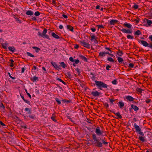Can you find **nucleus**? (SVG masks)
Segmentation results:
<instances>
[{
	"mask_svg": "<svg viewBox=\"0 0 152 152\" xmlns=\"http://www.w3.org/2000/svg\"><path fill=\"white\" fill-rule=\"evenodd\" d=\"M92 138L93 140V143L94 145L98 148L102 147L103 146V144L105 145H107L108 142H107L105 137L100 138H97L96 135L95 134H92Z\"/></svg>",
	"mask_w": 152,
	"mask_h": 152,
	"instance_id": "obj_1",
	"label": "nucleus"
},
{
	"mask_svg": "<svg viewBox=\"0 0 152 152\" xmlns=\"http://www.w3.org/2000/svg\"><path fill=\"white\" fill-rule=\"evenodd\" d=\"M95 82L96 85L98 88L100 90H102V88H107L108 86L101 81L95 80Z\"/></svg>",
	"mask_w": 152,
	"mask_h": 152,
	"instance_id": "obj_2",
	"label": "nucleus"
},
{
	"mask_svg": "<svg viewBox=\"0 0 152 152\" xmlns=\"http://www.w3.org/2000/svg\"><path fill=\"white\" fill-rule=\"evenodd\" d=\"M47 31V29L45 28L42 33H41L40 32H39L38 33V35L39 36H41L43 38H46L49 40H50V39L49 38V36L48 35L46 34Z\"/></svg>",
	"mask_w": 152,
	"mask_h": 152,
	"instance_id": "obj_3",
	"label": "nucleus"
},
{
	"mask_svg": "<svg viewBox=\"0 0 152 152\" xmlns=\"http://www.w3.org/2000/svg\"><path fill=\"white\" fill-rule=\"evenodd\" d=\"M138 41L139 43H141V44L144 47H148L152 49V42L148 43L146 41L140 40L138 39Z\"/></svg>",
	"mask_w": 152,
	"mask_h": 152,
	"instance_id": "obj_4",
	"label": "nucleus"
},
{
	"mask_svg": "<svg viewBox=\"0 0 152 152\" xmlns=\"http://www.w3.org/2000/svg\"><path fill=\"white\" fill-rule=\"evenodd\" d=\"M134 126L136 132L137 133H138L142 136H144V134L141 131V129L140 127L137 125L136 123H134Z\"/></svg>",
	"mask_w": 152,
	"mask_h": 152,
	"instance_id": "obj_5",
	"label": "nucleus"
},
{
	"mask_svg": "<svg viewBox=\"0 0 152 152\" xmlns=\"http://www.w3.org/2000/svg\"><path fill=\"white\" fill-rule=\"evenodd\" d=\"M80 44L84 47L88 49H89L90 48L91 45L89 43L86 42L84 40L80 41Z\"/></svg>",
	"mask_w": 152,
	"mask_h": 152,
	"instance_id": "obj_6",
	"label": "nucleus"
},
{
	"mask_svg": "<svg viewBox=\"0 0 152 152\" xmlns=\"http://www.w3.org/2000/svg\"><path fill=\"white\" fill-rule=\"evenodd\" d=\"M119 30L122 31V32L126 34H132V30L131 29H126L125 28H123L122 29H119Z\"/></svg>",
	"mask_w": 152,
	"mask_h": 152,
	"instance_id": "obj_7",
	"label": "nucleus"
},
{
	"mask_svg": "<svg viewBox=\"0 0 152 152\" xmlns=\"http://www.w3.org/2000/svg\"><path fill=\"white\" fill-rule=\"evenodd\" d=\"M90 94L95 97L99 96L101 93L98 92L97 91H92L90 92Z\"/></svg>",
	"mask_w": 152,
	"mask_h": 152,
	"instance_id": "obj_8",
	"label": "nucleus"
},
{
	"mask_svg": "<svg viewBox=\"0 0 152 152\" xmlns=\"http://www.w3.org/2000/svg\"><path fill=\"white\" fill-rule=\"evenodd\" d=\"M95 132L97 135L98 136H100L102 134V132L100 130L99 127L98 126L95 129Z\"/></svg>",
	"mask_w": 152,
	"mask_h": 152,
	"instance_id": "obj_9",
	"label": "nucleus"
},
{
	"mask_svg": "<svg viewBox=\"0 0 152 152\" xmlns=\"http://www.w3.org/2000/svg\"><path fill=\"white\" fill-rule=\"evenodd\" d=\"M50 63L52 65V66L58 70L59 69H60V68L57 65L56 63L55 62L52 61Z\"/></svg>",
	"mask_w": 152,
	"mask_h": 152,
	"instance_id": "obj_10",
	"label": "nucleus"
},
{
	"mask_svg": "<svg viewBox=\"0 0 152 152\" xmlns=\"http://www.w3.org/2000/svg\"><path fill=\"white\" fill-rule=\"evenodd\" d=\"M118 21L116 20H112L110 21L109 24L110 25H114L115 24L118 23Z\"/></svg>",
	"mask_w": 152,
	"mask_h": 152,
	"instance_id": "obj_11",
	"label": "nucleus"
},
{
	"mask_svg": "<svg viewBox=\"0 0 152 152\" xmlns=\"http://www.w3.org/2000/svg\"><path fill=\"white\" fill-rule=\"evenodd\" d=\"M125 98L130 102L133 101L134 99L133 97L129 95L126 96Z\"/></svg>",
	"mask_w": 152,
	"mask_h": 152,
	"instance_id": "obj_12",
	"label": "nucleus"
},
{
	"mask_svg": "<svg viewBox=\"0 0 152 152\" xmlns=\"http://www.w3.org/2000/svg\"><path fill=\"white\" fill-rule=\"evenodd\" d=\"M67 29L73 32L74 31V28L73 26L70 25H67L66 26Z\"/></svg>",
	"mask_w": 152,
	"mask_h": 152,
	"instance_id": "obj_13",
	"label": "nucleus"
},
{
	"mask_svg": "<svg viewBox=\"0 0 152 152\" xmlns=\"http://www.w3.org/2000/svg\"><path fill=\"white\" fill-rule=\"evenodd\" d=\"M118 104V106L121 109L122 108L124 105V103L121 101L119 102Z\"/></svg>",
	"mask_w": 152,
	"mask_h": 152,
	"instance_id": "obj_14",
	"label": "nucleus"
},
{
	"mask_svg": "<svg viewBox=\"0 0 152 152\" xmlns=\"http://www.w3.org/2000/svg\"><path fill=\"white\" fill-rule=\"evenodd\" d=\"M79 57H80V58L82 60H83L85 62H88V59L86 57H85L84 56H83L82 55H80L79 56Z\"/></svg>",
	"mask_w": 152,
	"mask_h": 152,
	"instance_id": "obj_15",
	"label": "nucleus"
},
{
	"mask_svg": "<svg viewBox=\"0 0 152 152\" xmlns=\"http://www.w3.org/2000/svg\"><path fill=\"white\" fill-rule=\"evenodd\" d=\"M131 107L132 108H133V109H134L135 111L136 112H137L139 109L138 107H137V106L134 105L133 104H131Z\"/></svg>",
	"mask_w": 152,
	"mask_h": 152,
	"instance_id": "obj_16",
	"label": "nucleus"
},
{
	"mask_svg": "<svg viewBox=\"0 0 152 152\" xmlns=\"http://www.w3.org/2000/svg\"><path fill=\"white\" fill-rule=\"evenodd\" d=\"M20 96L21 98L24 101V102H25L27 103L28 104L30 105L31 103L29 101L25 99L24 97V96H22L21 95V94H20Z\"/></svg>",
	"mask_w": 152,
	"mask_h": 152,
	"instance_id": "obj_17",
	"label": "nucleus"
},
{
	"mask_svg": "<svg viewBox=\"0 0 152 152\" xmlns=\"http://www.w3.org/2000/svg\"><path fill=\"white\" fill-rule=\"evenodd\" d=\"M8 49L12 53H14L16 50V49L15 48L14 46H9L8 47Z\"/></svg>",
	"mask_w": 152,
	"mask_h": 152,
	"instance_id": "obj_18",
	"label": "nucleus"
},
{
	"mask_svg": "<svg viewBox=\"0 0 152 152\" xmlns=\"http://www.w3.org/2000/svg\"><path fill=\"white\" fill-rule=\"evenodd\" d=\"M123 25L129 28H130L132 27L131 24L127 23H125L123 24Z\"/></svg>",
	"mask_w": 152,
	"mask_h": 152,
	"instance_id": "obj_19",
	"label": "nucleus"
},
{
	"mask_svg": "<svg viewBox=\"0 0 152 152\" xmlns=\"http://www.w3.org/2000/svg\"><path fill=\"white\" fill-rule=\"evenodd\" d=\"M51 35L53 37L56 39H59L60 38V37L59 36H58L53 32L52 33Z\"/></svg>",
	"mask_w": 152,
	"mask_h": 152,
	"instance_id": "obj_20",
	"label": "nucleus"
},
{
	"mask_svg": "<svg viewBox=\"0 0 152 152\" xmlns=\"http://www.w3.org/2000/svg\"><path fill=\"white\" fill-rule=\"evenodd\" d=\"M26 14L28 15H32L33 14V12L31 10H29L27 11L26 13Z\"/></svg>",
	"mask_w": 152,
	"mask_h": 152,
	"instance_id": "obj_21",
	"label": "nucleus"
},
{
	"mask_svg": "<svg viewBox=\"0 0 152 152\" xmlns=\"http://www.w3.org/2000/svg\"><path fill=\"white\" fill-rule=\"evenodd\" d=\"M25 110L26 111L28 112V113L29 114H31V108H26L25 109Z\"/></svg>",
	"mask_w": 152,
	"mask_h": 152,
	"instance_id": "obj_22",
	"label": "nucleus"
},
{
	"mask_svg": "<svg viewBox=\"0 0 152 152\" xmlns=\"http://www.w3.org/2000/svg\"><path fill=\"white\" fill-rule=\"evenodd\" d=\"M117 60L118 62L120 64H121L123 62L124 60L122 58L118 57L117 58Z\"/></svg>",
	"mask_w": 152,
	"mask_h": 152,
	"instance_id": "obj_23",
	"label": "nucleus"
},
{
	"mask_svg": "<svg viewBox=\"0 0 152 152\" xmlns=\"http://www.w3.org/2000/svg\"><path fill=\"white\" fill-rule=\"evenodd\" d=\"M117 54L120 56H121L123 54V53L122 51H121L119 49H118V51L117 53Z\"/></svg>",
	"mask_w": 152,
	"mask_h": 152,
	"instance_id": "obj_24",
	"label": "nucleus"
},
{
	"mask_svg": "<svg viewBox=\"0 0 152 152\" xmlns=\"http://www.w3.org/2000/svg\"><path fill=\"white\" fill-rule=\"evenodd\" d=\"M105 53L104 52H101L99 53V56L100 57H102L105 56Z\"/></svg>",
	"mask_w": 152,
	"mask_h": 152,
	"instance_id": "obj_25",
	"label": "nucleus"
},
{
	"mask_svg": "<svg viewBox=\"0 0 152 152\" xmlns=\"http://www.w3.org/2000/svg\"><path fill=\"white\" fill-rule=\"evenodd\" d=\"M28 117H29L32 119H33V120H34L35 119H36V115H35V114H32V115H30L29 116H28Z\"/></svg>",
	"mask_w": 152,
	"mask_h": 152,
	"instance_id": "obj_26",
	"label": "nucleus"
},
{
	"mask_svg": "<svg viewBox=\"0 0 152 152\" xmlns=\"http://www.w3.org/2000/svg\"><path fill=\"white\" fill-rule=\"evenodd\" d=\"M59 64L61 65V66L64 68H65L67 67L66 65L64 62H60Z\"/></svg>",
	"mask_w": 152,
	"mask_h": 152,
	"instance_id": "obj_27",
	"label": "nucleus"
},
{
	"mask_svg": "<svg viewBox=\"0 0 152 152\" xmlns=\"http://www.w3.org/2000/svg\"><path fill=\"white\" fill-rule=\"evenodd\" d=\"M115 115L118 116L117 119H121L122 118V116L120 115V113L119 112L115 113Z\"/></svg>",
	"mask_w": 152,
	"mask_h": 152,
	"instance_id": "obj_28",
	"label": "nucleus"
},
{
	"mask_svg": "<svg viewBox=\"0 0 152 152\" xmlns=\"http://www.w3.org/2000/svg\"><path fill=\"white\" fill-rule=\"evenodd\" d=\"M38 77L36 76H34L32 78H31V80L33 82H35L36 80H38Z\"/></svg>",
	"mask_w": 152,
	"mask_h": 152,
	"instance_id": "obj_29",
	"label": "nucleus"
},
{
	"mask_svg": "<svg viewBox=\"0 0 152 152\" xmlns=\"http://www.w3.org/2000/svg\"><path fill=\"white\" fill-rule=\"evenodd\" d=\"M1 46L4 49H7V43L1 44Z\"/></svg>",
	"mask_w": 152,
	"mask_h": 152,
	"instance_id": "obj_30",
	"label": "nucleus"
},
{
	"mask_svg": "<svg viewBox=\"0 0 152 152\" xmlns=\"http://www.w3.org/2000/svg\"><path fill=\"white\" fill-rule=\"evenodd\" d=\"M139 140L143 142H145L146 141L144 139V137L142 136H139Z\"/></svg>",
	"mask_w": 152,
	"mask_h": 152,
	"instance_id": "obj_31",
	"label": "nucleus"
},
{
	"mask_svg": "<svg viewBox=\"0 0 152 152\" xmlns=\"http://www.w3.org/2000/svg\"><path fill=\"white\" fill-rule=\"evenodd\" d=\"M145 19L146 20L147 23L149 26H150L151 24H152V21L151 20H149L148 19H147L146 18Z\"/></svg>",
	"mask_w": 152,
	"mask_h": 152,
	"instance_id": "obj_32",
	"label": "nucleus"
},
{
	"mask_svg": "<svg viewBox=\"0 0 152 152\" xmlns=\"http://www.w3.org/2000/svg\"><path fill=\"white\" fill-rule=\"evenodd\" d=\"M32 48L35 50V51L36 52L38 53L39 50H40V49L38 47H32Z\"/></svg>",
	"mask_w": 152,
	"mask_h": 152,
	"instance_id": "obj_33",
	"label": "nucleus"
},
{
	"mask_svg": "<svg viewBox=\"0 0 152 152\" xmlns=\"http://www.w3.org/2000/svg\"><path fill=\"white\" fill-rule=\"evenodd\" d=\"M141 34V32L139 30H137L134 33V35H139Z\"/></svg>",
	"mask_w": 152,
	"mask_h": 152,
	"instance_id": "obj_34",
	"label": "nucleus"
},
{
	"mask_svg": "<svg viewBox=\"0 0 152 152\" xmlns=\"http://www.w3.org/2000/svg\"><path fill=\"white\" fill-rule=\"evenodd\" d=\"M56 79L57 80L59 81L60 82H62L64 85H66V82H64L63 80L61 79L58 78L56 77Z\"/></svg>",
	"mask_w": 152,
	"mask_h": 152,
	"instance_id": "obj_35",
	"label": "nucleus"
},
{
	"mask_svg": "<svg viewBox=\"0 0 152 152\" xmlns=\"http://www.w3.org/2000/svg\"><path fill=\"white\" fill-rule=\"evenodd\" d=\"M62 101L64 103H66L67 104L71 102V100H67L66 99H63Z\"/></svg>",
	"mask_w": 152,
	"mask_h": 152,
	"instance_id": "obj_36",
	"label": "nucleus"
},
{
	"mask_svg": "<svg viewBox=\"0 0 152 152\" xmlns=\"http://www.w3.org/2000/svg\"><path fill=\"white\" fill-rule=\"evenodd\" d=\"M90 74L92 75V77H91L92 79L93 80H94L95 79V78H96L95 75L94 73H93L92 72H91L90 73Z\"/></svg>",
	"mask_w": 152,
	"mask_h": 152,
	"instance_id": "obj_37",
	"label": "nucleus"
},
{
	"mask_svg": "<svg viewBox=\"0 0 152 152\" xmlns=\"http://www.w3.org/2000/svg\"><path fill=\"white\" fill-rule=\"evenodd\" d=\"M107 60L113 63L114 62V60L111 57H108L107 58Z\"/></svg>",
	"mask_w": 152,
	"mask_h": 152,
	"instance_id": "obj_38",
	"label": "nucleus"
},
{
	"mask_svg": "<svg viewBox=\"0 0 152 152\" xmlns=\"http://www.w3.org/2000/svg\"><path fill=\"white\" fill-rule=\"evenodd\" d=\"M136 91L139 93L141 94L142 93L143 90L140 88H137L136 89Z\"/></svg>",
	"mask_w": 152,
	"mask_h": 152,
	"instance_id": "obj_39",
	"label": "nucleus"
},
{
	"mask_svg": "<svg viewBox=\"0 0 152 152\" xmlns=\"http://www.w3.org/2000/svg\"><path fill=\"white\" fill-rule=\"evenodd\" d=\"M54 115V114H52V116L51 117V119L52 120L54 121L55 122H57V120L55 119V116H54L53 115Z\"/></svg>",
	"mask_w": 152,
	"mask_h": 152,
	"instance_id": "obj_40",
	"label": "nucleus"
},
{
	"mask_svg": "<svg viewBox=\"0 0 152 152\" xmlns=\"http://www.w3.org/2000/svg\"><path fill=\"white\" fill-rule=\"evenodd\" d=\"M56 101L57 102L58 104H61V101L58 98H55Z\"/></svg>",
	"mask_w": 152,
	"mask_h": 152,
	"instance_id": "obj_41",
	"label": "nucleus"
},
{
	"mask_svg": "<svg viewBox=\"0 0 152 152\" xmlns=\"http://www.w3.org/2000/svg\"><path fill=\"white\" fill-rule=\"evenodd\" d=\"M78 81L80 83V85L81 87H82V88H83L84 86V84L82 83L80 80L79 79H78Z\"/></svg>",
	"mask_w": 152,
	"mask_h": 152,
	"instance_id": "obj_42",
	"label": "nucleus"
},
{
	"mask_svg": "<svg viewBox=\"0 0 152 152\" xmlns=\"http://www.w3.org/2000/svg\"><path fill=\"white\" fill-rule=\"evenodd\" d=\"M110 102V104H113V102H115V101L116 100L115 99H111L109 98V99Z\"/></svg>",
	"mask_w": 152,
	"mask_h": 152,
	"instance_id": "obj_43",
	"label": "nucleus"
},
{
	"mask_svg": "<svg viewBox=\"0 0 152 152\" xmlns=\"http://www.w3.org/2000/svg\"><path fill=\"white\" fill-rule=\"evenodd\" d=\"M66 74L68 76H67V77L69 79H70L72 77V75H71L70 72H68L66 73Z\"/></svg>",
	"mask_w": 152,
	"mask_h": 152,
	"instance_id": "obj_44",
	"label": "nucleus"
},
{
	"mask_svg": "<svg viewBox=\"0 0 152 152\" xmlns=\"http://www.w3.org/2000/svg\"><path fill=\"white\" fill-rule=\"evenodd\" d=\"M26 54L28 56H30L32 57H35L34 55H32L31 53L28 52H27Z\"/></svg>",
	"mask_w": 152,
	"mask_h": 152,
	"instance_id": "obj_45",
	"label": "nucleus"
},
{
	"mask_svg": "<svg viewBox=\"0 0 152 152\" xmlns=\"http://www.w3.org/2000/svg\"><path fill=\"white\" fill-rule=\"evenodd\" d=\"M127 37L128 39H133L134 38L133 36H131L129 34H128L127 35Z\"/></svg>",
	"mask_w": 152,
	"mask_h": 152,
	"instance_id": "obj_46",
	"label": "nucleus"
},
{
	"mask_svg": "<svg viewBox=\"0 0 152 152\" xmlns=\"http://www.w3.org/2000/svg\"><path fill=\"white\" fill-rule=\"evenodd\" d=\"M0 107H2L4 110L5 108L4 106V105L3 103L1 102H0Z\"/></svg>",
	"mask_w": 152,
	"mask_h": 152,
	"instance_id": "obj_47",
	"label": "nucleus"
},
{
	"mask_svg": "<svg viewBox=\"0 0 152 152\" xmlns=\"http://www.w3.org/2000/svg\"><path fill=\"white\" fill-rule=\"evenodd\" d=\"M138 7L139 6L135 3L133 6V8H134V9H137L138 8Z\"/></svg>",
	"mask_w": 152,
	"mask_h": 152,
	"instance_id": "obj_48",
	"label": "nucleus"
},
{
	"mask_svg": "<svg viewBox=\"0 0 152 152\" xmlns=\"http://www.w3.org/2000/svg\"><path fill=\"white\" fill-rule=\"evenodd\" d=\"M112 84H114V85L117 84V81L116 79H115V80H114L112 82Z\"/></svg>",
	"mask_w": 152,
	"mask_h": 152,
	"instance_id": "obj_49",
	"label": "nucleus"
},
{
	"mask_svg": "<svg viewBox=\"0 0 152 152\" xmlns=\"http://www.w3.org/2000/svg\"><path fill=\"white\" fill-rule=\"evenodd\" d=\"M40 12H39V11H37L35 13L34 15L36 16H38L40 15Z\"/></svg>",
	"mask_w": 152,
	"mask_h": 152,
	"instance_id": "obj_50",
	"label": "nucleus"
},
{
	"mask_svg": "<svg viewBox=\"0 0 152 152\" xmlns=\"http://www.w3.org/2000/svg\"><path fill=\"white\" fill-rule=\"evenodd\" d=\"M98 27V29L100 28H104V26L102 25H98L96 26Z\"/></svg>",
	"mask_w": 152,
	"mask_h": 152,
	"instance_id": "obj_51",
	"label": "nucleus"
},
{
	"mask_svg": "<svg viewBox=\"0 0 152 152\" xmlns=\"http://www.w3.org/2000/svg\"><path fill=\"white\" fill-rule=\"evenodd\" d=\"M137 19H135L134 20V21H136V23H138L139 22L140 20V19L138 17H137Z\"/></svg>",
	"mask_w": 152,
	"mask_h": 152,
	"instance_id": "obj_52",
	"label": "nucleus"
},
{
	"mask_svg": "<svg viewBox=\"0 0 152 152\" xmlns=\"http://www.w3.org/2000/svg\"><path fill=\"white\" fill-rule=\"evenodd\" d=\"M21 127L22 128H24V129H26L27 128V126L26 124H24L23 125H21Z\"/></svg>",
	"mask_w": 152,
	"mask_h": 152,
	"instance_id": "obj_53",
	"label": "nucleus"
},
{
	"mask_svg": "<svg viewBox=\"0 0 152 152\" xmlns=\"http://www.w3.org/2000/svg\"><path fill=\"white\" fill-rule=\"evenodd\" d=\"M134 64L132 63H130L129 64V67L130 68H133L134 66Z\"/></svg>",
	"mask_w": 152,
	"mask_h": 152,
	"instance_id": "obj_54",
	"label": "nucleus"
},
{
	"mask_svg": "<svg viewBox=\"0 0 152 152\" xmlns=\"http://www.w3.org/2000/svg\"><path fill=\"white\" fill-rule=\"evenodd\" d=\"M8 75H9V77L12 79H13V80H14L15 79V77H12V76L11 75L10 73V72H8Z\"/></svg>",
	"mask_w": 152,
	"mask_h": 152,
	"instance_id": "obj_55",
	"label": "nucleus"
},
{
	"mask_svg": "<svg viewBox=\"0 0 152 152\" xmlns=\"http://www.w3.org/2000/svg\"><path fill=\"white\" fill-rule=\"evenodd\" d=\"M75 70L77 72L78 75L80 74V69L78 68H76Z\"/></svg>",
	"mask_w": 152,
	"mask_h": 152,
	"instance_id": "obj_56",
	"label": "nucleus"
},
{
	"mask_svg": "<svg viewBox=\"0 0 152 152\" xmlns=\"http://www.w3.org/2000/svg\"><path fill=\"white\" fill-rule=\"evenodd\" d=\"M151 99H147L145 101L148 104L151 102Z\"/></svg>",
	"mask_w": 152,
	"mask_h": 152,
	"instance_id": "obj_57",
	"label": "nucleus"
},
{
	"mask_svg": "<svg viewBox=\"0 0 152 152\" xmlns=\"http://www.w3.org/2000/svg\"><path fill=\"white\" fill-rule=\"evenodd\" d=\"M0 125L1 126H6L1 121H0Z\"/></svg>",
	"mask_w": 152,
	"mask_h": 152,
	"instance_id": "obj_58",
	"label": "nucleus"
},
{
	"mask_svg": "<svg viewBox=\"0 0 152 152\" xmlns=\"http://www.w3.org/2000/svg\"><path fill=\"white\" fill-rule=\"evenodd\" d=\"M104 105L106 107V108L108 107L109 105L107 103L105 102L104 104Z\"/></svg>",
	"mask_w": 152,
	"mask_h": 152,
	"instance_id": "obj_59",
	"label": "nucleus"
},
{
	"mask_svg": "<svg viewBox=\"0 0 152 152\" xmlns=\"http://www.w3.org/2000/svg\"><path fill=\"white\" fill-rule=\"evenodd\" d=\"M111 67V66L109 65H107L106 67V69L107 70H109V68H110Z\"/></svg>",
	"mask_w": 152,
	"mask_h": 152,
	"instance_id": "obj_60",
	"label": "nucleus"
},
{
	"mask_svg": "<svg viewBox=\"0 0 152 152\" xmlns=\"http://www.w3.org/2000/svg\"><path fill=\"white\" fill-rule=\"evenodd\" d=\"M79 47V45H78L76 44L75 45L74 47V48L76 49H78Z\"/></svg>",
	"mask_w": 152,
	"mask_h": 152,
	"instance_id": "obj_61",
	"label": "nucleus"
},
{
	"mask_svg": "<svg viewBox=\"0 0 152 152\" xmlns=\"http://www.w3.org/2000/svg\"><path fill=\"white\" fill-rule=\"evenodd\" d=\"M69 60L72 62H74L75 61V60L72 57H70L69 58Z\"/></svg>",
	"mask_w": 152,
	"mask_h": 152,
	"instance_id": "obj_62",
	"label": "nucleus"
},
{
	"mask_svg": "<svg viewBox=\"0 0 152 152\" xmlns=\"http://www.w3.org/2000/svg\"><path fill=\"white\" fill-rule=\"evenodd\" d=\"M91 41H92L93 39H95V36L94 35H92L91 37Z\"/></svg>",
	"mask_w": 152,
	"mask_h": 152,
	"instance_id": "obj_63",
	"label": "nucleus"
},
{
	"mask_svg": "<svg viewBox=\"0 0 152 152\" xmlns=\"http://www.w3.org/2000/svg\"><path fill=\"white\" fill-rule=\"evenodd\" d=\"M75 61L76 64H78L79 62L80 61L78 59H75Z\"/></svg>",
	"mask_w": 152,
	"mask_h": 152,
	"instance_id": "obj_64",
	"label": "nucleus"
}]
</instances>
